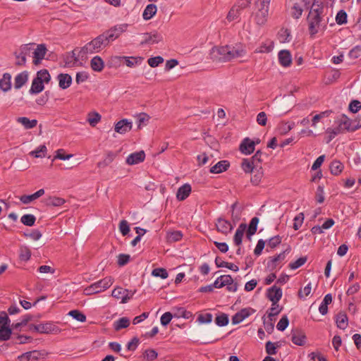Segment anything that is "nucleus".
Listing matches in <instances>:
<instances>
[{
  "instance_id": "1",
  "label": "nucleus",
  "mask_w": 361,
  "mask_h": 361,
  "mask_svg": "<svg viewBox=\"0 0 361 361\" xmlns=\"http://www.w3.org/2000/svg\"><path fill=\"white\" fill-rule=\"evenodd\" d=\"M109 43V41L103 32L90 42L87 43L81 49L80 53L87 54L99 52L102 49L107 47Z\"/></svg>"
},
{
  "instance_id": "2",
  "label": "nucleus",
  "mask_w": 361,
  "mask_h": 361,
  "mask_svg": "<svg viewBox=\"0 0 361 361\" xmlns=\"http://www.w3.org/2000/svg\"><path fill=\"white\" fill-rule=\"evenodd\" d=\"M114 281V279L113 277L106 276L86 287L84 290V293L87 295H91L101 293L108 289L113 284Z\"/></svg>"
},
{
  "instance_id": "3",
  "label": "nucleus",
  "mask_w": 361,
  "mask_h": 361,
  "mask_svg": "<svg viewBox=\"0 0 361 361\" xmlns=\"http://www.w3.org/2000/svg\"><path fill=\"white\" fill-rule=\"evenodd\" d=\"M259 3H255L257 11L255 16V20L258 25H264L267 21L269 8L271 0H258Z\"/></svg>"
},
{
  "instance_id": "4",
  "label": "nucleus",
  "mask_w": 361,
  "mask_h": 361,
  "mask_svg": "<svg viewBox=\"0 0 361 361\" xmlns=\"http://www.w3.org/2000/svg\"><path fill=\"white\" fill-rule=\"evenodd\" d=\"M209 58L216 62H226L231 61L230 46L214 47L209 52Z\"/></svg>"
},
{
  "instance_id": "5",
  "label": "nucleus",
  "mask_w": 361,
  "mask_h": 361,
  "mask_svg": "<svg viewBox=\"0 0 361 361\" xmlns=\"http://www.w3.org/2000/svg\"><path fill=\"white\" fill-rule=\"evenodd\" d=\"M135 292L136 290L116 287L112 290L111 295L118 300H121V303H126L133 298Z\"/></svg>"
},
{
  "instance_id": "6",
  "label": "nucleus",
  "mask_w": 361,
  "mask_h": 361,
  "mask_svg": "<svg viewBox=\"0 0 361 361\" xmlns=\"http://www.w3.org/2000/svg\"><path fill=\"white\" fill-rule=\"evenodd\" d=\"M128 26V25L126 23L115 25L111 27L109 30L104 32V34L106 35L109 42H111L114 41L120 36L121 33L125 32Z\"/></svg>"
},
{
  "instance_id": "7",
  "label": "nucleus",
  "mask_w": 361,
  "mask_h": 361,
  "mask_svg": "<svg viewBox=\"0 0 361 361\" xmlns=\"http://www.w3.org/2000/svg\"><path fill=\"white\" fill-rule=\"evenodd\" d=\"M322 17H317V16H312L308 15L307 17V21L308 23V31L310 37H314L319 32V27L320 26Z\"/></svg>"
},
{
  "instance_id": "8",
  "label": "nucleus",
  "mask_w": 361,
  "mask_h": 361,
  "mask_svg": "<svg viewBox=\"0 0 361 361\" xmlns=\"http://www.w3.org/2000/svg\"><path fill=\"white\" fill-rule=\"evenodd\" d=\"M283 295L282 289L276 285L269 288L267 290L266 297L272 302V306H275L281 299Z\"/></svg>"
},
{
  "instance_id": "9",
  "label": "nucleus",
  "mask_w": 361,
  "mask_h": 361,
  "mask_svg": "<svg viewBox=\"0 0 361 361\" xmlns=\"http://www.w3.org/2000/svg\"><path fill=\"white\" fill-rule=\"evenodd\" d=\"M144 39L140 42V45L158 44L163 41V36L157 31L145 32L143 34Z\"/></svg>"
},
{
  "instance_id": "10",
  "label": "nucleus",
  "mask_w": 361,
  "mask_h": 361,
  "mask_svg": "<svg viewBox=\"0 0 361 361\" xmlns=\"http://www.w3.org/2000/svg\"><path fill=\"white\" fill-rule=\"evenodd\" d=\"M215 226L216 227V231L219 233H221L226 235L231 233L234 228V225H233L229 221L226 220L221 216L219 217L216 219Z\"/></svg>"
},
{
  "instance_id": "11",
  "label": "nucleus",
  "mask_w": 361,
  "mask_h": 361,
  "mask_svg": "<svg viewBox=\"0 0 361 361\" xmlns=\"http://www.w3.org/2000/svg\"><path fill=\"white\" fill-rule=\"evenodd\" d=\"M290 250L291 247L288 245L284 251L274 257H269L266 267L267 269L269 271H273L276 268V262L283 260L286 257V254H288Z\"/></svg>"
},
{
  "instance_id": "12",
  "label": "nucleus",
  "mask_w": 361,
  "mask_h": 361,
  "mask_svg": "<svg viewBox=\"0 0 361 361\" xmlns=\"http://www.w3.org/2000/svg\"><path fill=\"white\" fill-rule=\"evenodd\" d=\"M291 341L297 345L303 346L306 344L307 336L300 329H294L291 331Z\"/></svg>"
},
{
  "instance_id": "13",
  "label": "nucleus",
  "mask_w": 361,
  "mask_h": 361,
  "mask_svg": "<svg viewBox=\"0 0 361 361\" xmlns=\"http://www.w3.org/2000/svg\"><path fill=\"white\" fill-rule=\"evenodd\" d=\"M255 310L252 307L243 308L232 317V324L235 325L240 324L245 319L254 313Z\"/></svg>"
},
{
  "instance_id": "14",
  "label": "nucleus",
  "mask_w": 361,
  "mask_h": 361,
  "mask_svg": "<svg viewBox=\"0 0 361 361\" xmlns=\"http://www.w3.org/2000/svg\"><path fill=\"white\" fill-rule=\"evenodd\" d=\"M39 334H58L61 331V329L54 322L51 321L39 324Z\"/></svg>"
},
{
  "instance_id": "15",
  "label": "nucleus",
  "mask_w": 361,
  "mask_h": 361,
  "mask_svg": "<svg viewBox=\"0 0 361 361\" xmlns=\"http://www.w3.org/2000/svg\"><path fill=\"white\" fill-rule=\"evenodd\" d=\"M47 47L44 44H38L37 49L32 52L33 63L37 66L41 63L42 60L47 54Z\"/></svg>"
},
{
  "instance_id": "16",
  "label": "nucleus",
  "mask_w": 361,
  "mask_h": 361,
  "mask_svg": "<svg viewBox=\"0 0 361 361\" xmlns=\"http://www.w3.org/2000/svg\"><path fill=\"white\" fill-rule=\"evenodd\" d=\"M255 149V143L249 137L244 138L239 146V150L245 155L251 154Z\"/></svg>"
},
{
  "instance_id": "17",
  "label": "nucleus",
  "mask_w": 361,
  "mask_h": 361,
  "mask_svg": "<svg viewBox=\"0 0 361 361\" xmlns=\"http://www.w3.org/2000/svg\"><path fill=\"white\" fill-rule=\"evenodd\" d=\"M335 123L338 125L336 128H339L341 130V133L343 134L345 132H348V126L349 125V128H352V122L351 119H350L345 114H341L340 118H337L335 120Z\"/></svg>"
},
{
  "instance_id": "18",
  "label": "nucleus",
  "mask_w": 361,
  "mask_h": 361,
  "mask_svg": "<svg viewBox=\"0 0 361 361\" xmlns=\"http://www.w3.org/2000/svg\"><path fill=\"white\" fill-rule=\"evenodd\" d=\"M145 159V153L143 150L135 152L130 155L126 159V164L128 165H135L144 161Z\"/></svg>"
},
{
  "instance_id": "19",
  "label": "nucleus",
  "mask_w": 361,
  "mask_h": 361,
  "mask_svg": "<svg viewBox=\"0 0 361 361\" xmlns=\"http://www.w3.org/2000/svg\"><path fill=\"white\" fill-rule=\"evenodd\" d=\"M16 332L12 331L11 326H0V341L15 340Z\"/></svg>"
},
{
  "instance_id": "20",
  "label": "nucleus",
  "mask_w": 361,
  "mask_h": 361,
  "mask_svg": "<svg viewBox=\"0 0 361 361\" xmlns=\"http://www.w3.org/2000/svg\"><path fill=\"white\" fill-rule=\"evenodd\" d=\"M132 129V122L128 119H121L115 124L114 130L116 133L124 134Z\"/></svg>"
},
{
  "instance_id": "21",
  "label": "nucleus",
  "mask_w": 361,
  "mask_h": 361,
  "mask_svg": "<svg viewBox=\"0 0 361 361\" xmlns=\"http://www.w3.org/2000/svg\"><path fill=\"white\" fill-rule=\"evenodd\" d=\"M279 61L283 67H288L292 63V56L290 51L283 49L281 50L278 54Z\"/></svg>"
},
{
  "instance_id": "22",
  "label": "nucleus",
  "mask_w": 361,
  "mask_h": 361,
  "mask_svg": "<svg viewBox=\"0 0 361 361\" xmlns=\"http://www.w3.org/2000/svg\"><path fill=\"white\" fill-rule=\"evenodd\" d=\"M229 167L230 162L228 160H221L212 166L209 169V172L212 173H221L227 171Z\"/></svg>"
},
{
  "instance_id": "23",
  "label": "nucleus",
  "mask_w": 361,
  "mask_h": 361,
  "mask_svg": "<svg viewBox=\"0 0 361 361\" xmlns=\"http://www.w3.org/2000/svg\"><path fill=\"white\" fill-rule=\"evenodd\" d=\"M29 73L24 71L18 73L14 79V88L18 90L21 88L28 80Z\"/></svg>"
},
{
  "instance_id": "24",
  "label": "nucleus",
  "mask_w": 361,
  "mask_h": 361,
  "mask_svg": "<svg viewBox=\"0 0 361 361\" xmlns=\"http://www.w3.org/2000/svg\"><path fill=\"white\" fill-rule=\"evenodd\" d=\"M59 86L62 90L68 88L72 84V77L68 73H60L58 75Z\"/></svg>"
},
{
  "instance_id": "25",
  "label": "nucleus",
  "mask_w": 361,
  "mask_h": 361,
  "mask_svg": "<svg viewBox=\"0 0 361 361\" xmlns=\"http://www.w3.org/2000/svg\"><path fill=\"white\" fill-rule=\"evenodd\" d=\"M191 192V186L188 183H185L180 186L177 191L176 198L179 201L185 200Z\"/></svg>"
},
{
  "instance_id": "26",
  "label": "nucleus",
  "mask_w": 361,
  "mask_h": 361,
  "mask_svg": "<svg viewBox=\"0 0 361 361\" xmlns=\"http://www.w3.org/2000/svg\"><path fill=\"white\" fill-rule=\"evenodd\" d=\"M44 194V190L40 189L32 195H23L20 197V200L23 204H29Z\"/></svg>"
},
{
  "instance_id": "27",
  "label": "nucleus",
  "mask_w": 361,
  "mask_h": 361,
  "mask_svg": "<svg viewBox=\"0 0 361 361\" xmlns=\"http://www.w3.org/2000/svg\"><path fill=\"white\" fill-rule=\"evenodd\" d=\"M44 89V82H42L41 79L35 78L32 80L31 87L29 90L30 94H37L42 92Z\"/></svg>"
},
{
  "instance_id": "28",
  "label": "nucleus",
  "mask_w": 361,
  "mask_h": 361,
  "mask_svg": "<svg viewBox=\"0 0 361 361\" xmlns=\"http://www.w3.org/2000/svg\"><path fill=\"white\" fill-rule=\"evenodd\" d=\"M0 89L4 92L11 89V75L10 73L3 74L2 78L0 79Z\"/></svg>"
},
{
  "instance_id": "29",
  "label": "nucleus",
  "mask_w": 361,
  "mask_h": 361,
  "mask_svg": "<svg viewBox=\"0 0 361 361\" xmlns=\"http://www.w3.org/2000/svg\"><path fill=\"white\" fill-rule=\"evenodd\" d=\"M230 51L231 59L243 56L246 53L244 46L242 44H236L233 47L230 46Z\"/></svg>"
},
{
  "instance_id": "30",
  "label": "nucleus",
  "mask_w": 361,
  "mask_h": 361,
  "mask_svg": "<svg viewBox=\"0 0 361 361\" xmlns=\"http://www.w3.org/2000/svg\"><path fill=\"white\" fill-rule=\"evenodd\" d=\"M43 202L47 207H59L63 205L66 202V200L59 197L50 196L43 200Z\"/></svg>"
},
{
  "instance_id": "31",
  "label": "nucleus",
  "mask_w": 361,
  "mask_h": 361,
  "mask_svg": "<svg viewBox=\"0 0 361 361\" xmlns=\"http://www.w3.org/2000/svg\"><path fill=\"white\" fill-rule=\"evenodd\" d=\"M91 68L96 72H101L104 67V62L99 56H94L90 61Z\"/></svg>"
},
{
  "instance_id": "32",
  "label": "nucleus",
  "mask_w": 361,
  "mask_h": 361,
  "mask_svg": "<svg viewBox=\"0 0 361 361\" xmlns=\"http://www.w3.org/2000/svg\"><path fill=\"white\" fill-rule=\"evenodd\" d=\"M259 221V219L257 216L252 218V219L250 220L246 231V235L249 240L253 235L256 233Z\"/></svg>"
},
{
  "instance_id": "33",
  "label": "nucleus",
  "mask_w": 361,
  "mask_h": 361,
  "mask_svg": "<svg viewBox=\"0 0 361 361\" xmlns=\"http://www.w3.org/2000/svg\"><path fill=\"white\" fill-rule=\"evenodd\" d=\"M348 318L343 312H338L336 316V323L338 328L345 329L348 326Z\"/></svg>"
},
{
  "instance_id": "34",
  "label": "nucleus",
  "mask_w": 361,
  "mask_h": 361,
  "mask_svg": "<svg viewBox=\"0 0 361 361\" xmlns=\"http://www.w3.org/2000/svg\"><path fill=\"white\" fill-rule=\"evenodd\" d=\"M252 173L254 174L251 176L250 182L253 185H258L264 176L263 169L261 166H258Z\"/></svg>"
},
{
  "instance_id": "35",
  "label": "nucleus",
  "mask_w": 361,
  "mask_h": 361,
  "mask_svg": "<svg viewBox=\"0 0 361 361\" xmlns=\"http://www.w3.org/2000/svg\"><path fill=\"white\" fill-rule=\"evenodd\" d=\"M310 11L308 15H311L312 16H317V17H322V13L324 11V6L322 2H317L316 0L314 1V6H312L309 8Z\"/></svg>"
},
{
  "instance_id": "36",
  "label": "nucleus",
  "mask_w": 361,
  "mask_h": 361,
  "mask_svg": "<svg viewBox=\"0 0 361 361\" xmlns=\"http://www.w3.org/2000/svg\"><path fill=\"white\" fill-rule=\"evenodd\" d=\"M343 164L338 160L334 159L329 164V170L334 176H338L343 170Z\"/></svg>"
},
{
  "instance_id": "37",
  "label": "nucleus",
  "mask_w": 361,
  "mask_h": 361,
  "mask_svg": "<svg viewBox=\"0 0 361 361\" xmlns=\"http://www.w3.org/2000/svg\"><path fill=\"white\" fill-rule=\"evenodd\" d=\"M157 11V6L154 4H148L145 8L142 17L144 20H148L153 18Z\"/></svg>"
},
{
  "instance_id": "38",
  "label": "nucleus",
  "mask_w": 361,
  "mask_h": 361,
  "mask_svg": "<svg viewBox=\"0 0 361 361\" xmlns=\"http://www.w3.org/2000/svg\"><path fill=\"white\" fill-rule=\"evenodd\" d=\"M130 321L128 317H121L114 322V329L118 331L123 329L128 328L130 326Z\"/></svg>"
},
{
  "instance_id": "39",
  "label": "nucleus",
  "mask_w": 361,
  "mask_h": 361,
  "mask_svg": "<svg viewBox=\"0 0 361 361\" xmlns=\"http://www.w3.org/2000/svg\"><path fill=\"white\" fill-rule=\"evenodd\" d=\"M117 155L118 152H109L106 154L105 159L97 163V166L99 168H104L109 166L114 160Z\"/></svg>"
},
{
  "instance_id": "40",
  "label": "nucleus",
  "mask_w": 361,
  "mask_h": 361,
  "mask_svg": "<svg viewBox=\"0 0 361 361\" xmlns=\"http://www.w3.org/2000/svg\"><path fill=\"white\" fill-rule=\"evenodd\" d=\"M16 121L18 123H21L25 129H32L37 124L36 119L30 120L27 117H18Z\"/></svg>"
},
{
  "instance_id": "41",
  "label": "nucleus",
  "mask_w": 361,
  "mask_h": 361,
  "mask_svg": "<svg viewBox=\"0 0 361 361\" xmlns=\"http://www.w3.org/2000/svg\"><path fill=\"white\" fill-rule=\"evenodd\" d=\"M295 126L294 122H285L281 121L278 125V130L281 135H285L290 131Z\"/></svg>"
},
{
  "instance_id": "42",
  "label": "nucleus",
  "mask_w": 361,
  "mask_h": 361,
  "mask_svg": "<svg viewBox=\"0 0 361 361\" xmlns=\"http://www.w3.org/2000/svg\"><path fill=\"white\" fill-rule=\"evenodd\" d=\"M258 166L255 165L249 159H243L241 163V168L245 173H250Z\"/></svg>"
},
{
  "instance_id": "43",
  "label": "nucleus",
  "mask_w": 361,
  "mask_h": 361,
  "mask_svg": "<svg viewBox=\"0 0 361 361\" xmlns=\"http://www.w3.org/2000/svg\"><path fill=\"white\" fill-rule=\"evenodd\" d=\"M281 345L279 342L273 343L270 341H267L265 344V350L266 353L270 355H274L277 353V348H279Z\"/></svg>"
},
{
  "instance_id": "44",
  "label": "nucleus",
  "mask_w": 361,
  "mask_h": 361,
  "mask_svg": "<svg viewBox=\"0 0 361 361\" xmlns=\"http://www.w3.org/2000/svg\"><path fill=\"white\" fill-rule=\"evenodd\" d=\"M183 238V233L180 231H173L167 233L166 238L169 243H175L180 241Z\"/></svg>"
},
{
  "instance_id": "45",
  "label": "nucleus",
  "mask_w": 361,
  "mask_h": 361,
  "mask_svg": "<svg viewBox=\"0 0 361 361\" xmlns=\"http://www.w3.org/2000/svg\"><path fill=\"white\" fill-rule=\"evenodd\" d=\"M32 341V337L26 335H22L16 332L15 340H13L11 343L16 344H25Z\"/></svg>"
},
{
  "instance_id": "46",
  "label": "nucleus",
  "mask_w": 361,
  "mask_h": 361,
  "mask_svg": "<svg viewBox=\"0 0 361 361\" xmlns=\"http://www.w3.org/2000/svg\"><path fill=\"white\" fill-rule=\"evenodd\" d=\"M293 3V6L291 8L292 12L291 16L295 19H299L303 12L302 7L300 5V2L298 1H296L295 3Z\"/></svg>"
},
{
  "instance_id": "47",
  "label": "nucleus",
  "mask_w": 361,
  "mask_h": 361,
  "mask_svg": "<svg viewBox=\"0 0 361 361\" xmlns=\"http://www.w3.org/2000/svg\"><path fill=\"white\" fill-rule=\"evenodd\" d=\"M78 61V58L76 56L74 51H72L71 52L68 53L65 59V67H72L75 62Z\"/></svg>"
},
{
  "instance_id": "48",
  "label": "nucleus",
  "mask_w": 361,
  "mask_h": 361,
  "mask_svg": "<svg viewBox=\"0 0 361 361\" xmlns=\"http://www.w3.org/2000/svg\"><path fill=\"white\" fill-rule=\"evenodd\" d=\"M37 79H41L44 83H49L51 80V75L47 69H42L37 72L35 77Z\"/></svg>"
},
{
  "instance_id": "49",
  "label": "nucleus",
  "mask_w": 361,
  "mask_h": 361,
  "mask_svg": "<svg viewBox=\"0 0 361 361\" xmlns=\"http://www.w3.org/2000/svg\"><path fill=\"white\" fill-rule=\"evenodd\" d=\"M229 322L228 315L226 313H221L215 318V323L219 326H225Z\"/></svg>"
},
{
  "instance_id": "50",
  "label": "nucleus",
  "mask_w": 361,
  "mask_h": 361,
  "mask_svg": "<svg viewBox=\"0 0 361 361\" xmlns=\"http://www.w3.org/2000/svg\"><path fill=\"white\" fill-rule=\"evenodd\" d=\"M68 314L80 322H85L87 319L86 315L78 310H71Z\"/></svg>"
},
{
  "instance_id": "51",
  "label": "nucleus",
  "mask_w": 361,
  "mask_h": 361,
  "mask_svg": "<svg viewBox=\"0 0 361 361\" xmlns=\"http://www.w3.org/2000/svg\"><path fill=\"white\" fill-rule=\"evenodd\" d=\"M123 63L122 56H112L109 58L107 66L109 68H117L121 66Z\"/></svg>"
},
{
  "instance_id": "52",
  "label": "nucleus",
  "mask_w": 361,
  "mask_h": 361,
  "mask_svg": "<svg viewBox=\"0 0 361 361\" xmlns=\"http://www.w3.org/2000/svg\"><path fill=\"white\" fill-rule=\"evenodd\" d=\"M174 318H185L190 319L192 317V313L190 311H187L184 307H178L176 312L173 313Z\"/></svg>"
},
{
  "instance_id": "53",
  "label": "nucleus",
  "mask_w": 361,
  "mask_h": 361,
  "mask_svg": "<svg viewBox=\"0 0 361 361\" xmlns=\"http://www.w3.org/2000/svg\"><path fill=\"white\" fill-rule=\"evenodd\" d=\"M31 250L27 246H22L20 248L19 259L21 261L27 262L30 259Z\"/></svg>"
},
{
  "instance_id": "54",
  "label": "nucleus",
  "mask_w": 361,
  "mask_h": 361,
  "mask_svg": "<svg viewBox=\"0 0 361 361\" xmlns=\"http://www.w3.org/2000/svg\"><path fill=\"white\" fill-rule=\"evenodd\" d=\"M21 223L27 226H32L36 221V217L33 214H24L20 218Z\"/></svg>"
},
{
  "instance_id": "55",
  "label": "nucleus",
  "mask_w": 361,
  "mask_h": 361,
  "mask_svg": "<svg viewBox=\"0 0 361 361\" xmlns=\"http://www.w3.org/2000/svg\"><path fill=\"white\" fill-rule=\"evenodd\" d=\"M101 118L102 116L99 113L96 111L90 112L88 114L87 121L91 126L94 127L100 121Z\"/></svg>"
},
{
  "instance_id": "56",
  "label": "nucleus",
  "mask_w": 361,
  "mask_h": 361,
  "mask_svg": "<svg viewBox=\"0 0 361 361\" xmlns=\"http://www.w3.org/2000/svg\"><path fill=\"white\" fill-rule=\"evenodd\" d=\"M30 361H43L44 354L39 350L29 351Z\"/></svg>"
},
{
  "instance_id": "57",
  "label": "nucleus",
  "mask_w": 361,
  "mask_h": 361,
  "mask_svg": "<svg viewBox=\"0 0 361 361\" xmlns=\"http://www.w3.org/2000/svg\"><path fill=\"white\" fill-rule=\"evenodd\" d=\"M289 325V319L286 314L283 315L276 325V329L280 331H283Z\"/></svg>"
},
{
  "instance_id": "58",
  "label": "nucleus",
  "mask_w": 361,
  "mask_h": 361,
  "mask_svg": "<svg viewBox=\"0 0 361 361\" xmlns=\"http://www.w3.org/2000/svg\"><path fill=\"white\" fill-rule=\"evenodd\" d=\"M152 275L155 277H160L162 279H165L169 276L167 270L161 267L154 269L152 271Z\"/></svg>"
},
{
  "instance_id": "59",
  "label": "nucleus",
  "mask_w": 361,
  "mask_h": 361,
  "mask_svg": "<svg viewBox=\"0 0 361 361\" xmlns=\"http://www.w3.org/2000/svg\"><path fill=\"white\" fill-rule=\"evenodd\" d=\"M282 237L276 235L270 238L267 242V245L271 249H274L281 243Z\"/></svg>"
},
{
  "instance_id": "60",
  "label": "nucleus",
  "mask_w": 361,
  "mask_h": 361,
  "mask_svg": "<svg viewBox=\"0 0 361 361\" xmlns=\"http://www.w3.org/2000/svg\"><path fill=\"white\" fill-rule=\"evenodd\" d=\"M307 257L306 256L305 257H301L300 258H298L297 260H295V262H290L288 265V267L290 269H297L298 268H300V267H302V265L305 264V263L307 262Z\"/></svg>"
},
{
  "instance_id": "61",
  "label": "nucleus",
  "mask_w": 361,
  "mask_h": 361,
  "mask_svg": "<svg viewBox=\"0 0 361 361\" xmlns=\"http://www.w3.org/2000/svg\"><path fill=\"white\" fill-rule=\"evenodd\" d=\"M352 128L348 126V132H355L361 128V115H358L355 119L352 120Z\"/></svg>"
},
{
  "instance_id": "62",
  "label": "nucleus",
  "mask_w": 361,
  "mask_h": 361,
  "mask_svg": "<svg viewBox=\"0 0 361 361\" xmlns=\"http://www.w3.org/2000/svg\"><path fill=\"white\" fill-rule=\"evenodd\" d=\"M347 13L344 10H340L336 16V21L338 25H343L347 23Z\"/></svg>"
},
{
  "instance_id": "63",
  "label": "nucleus",
  "mask_w": 361,
  "mask_h": 361,
  "mask_svg": "<svg viewBox=\"0 0 361 361\" xmlns=\"http://www.w3.org/2000/svg\"><path fill=\"white\" fill-rule=\"evenodd\" d=\"M240 10L239 8H235L234 6L230 9L226 18L231 22L235 19H237L240 16Z\"/></svg>"
},
{
  "instance_id": "64",
  "label": "nucleus",
  "mask_w": 361,
  "mask_h": 361,
  "mask_svg": "<svg viewBox=\"0 0 361 361\" xmlns=\"http://www.w3.org/2000/svg\"><path fill=\"white\" fill-rule=\"evenodd\" d=\"M348 56L352 59H356L361 56V46L353 47L348 53Z\"/></svg>"
}]
</instances>
